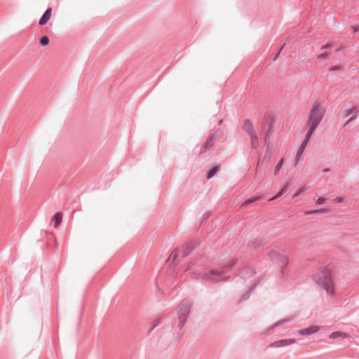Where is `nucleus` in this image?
Instances as JSON below:
<instances>
[{"mask_svg":"<svg viewBox=\"0 0 359 359\" xmlns=\"http://www.w3.org/2000/svg\"><path fill=\"white\" fill-rule=\"evenodd\" d=\"M312 280L327 294L332 297L334 295V281L331 271L327 266H320L318 271L312 275Z\"/></svg>","mask_w":359,"mask_h":359,"instance_id":"nucleus-1","label":"nucleus"},{"mask_svg":"<svg viewBox=\"0 0 359 359\" xmlns=\"http://www.w3.org/2000/svg\"><path fill=\"white\" fill-rule=\"evenodd\" d=\"M192 304L187 299H184L177 306V314L178 318L177 328L181 330L186 324L191 312Z\"/></svg>","mask_w":359,"mask_h":359,"instance_id":"nucleus-2","label":"nucleus"},{"mask_svg":"<svg viewBox=\"0 0 359 359\" xmlns=\"http://www.w3.org/2000/svg\"><path fill=\"white\" fill-rule=\"evenodd\" d=\"M269 257L273 264H278L280 266V273L282 278H287L288 273L286 271V267L289 263L288 258L285 255L275 250L269 252Z\"/></svg>","mask_w":359,"mask_h":359,"instance_id":"nucleus-3","label":"nucleus"},{"mask_svg":"<svg viewBox=\"0 0 359 359\" xmlns=\"http://www.w3.org/2000/svg\"><path fill=\"white\" fill-rule=\"evenodd\" d=\"M222 273L218 269H210L208 272L191 271V277L196 280H203L212 283H218L221 282Z\"/></svg>","mask_w":359,"mask_h":359,"instance_id":"nucleus-4","label":"nucleus"},{"mask_svg":"<svg viewBox=\"0 0 359 359\" xmlns=\"http://www.w3.org/2000/svg\"><path fill=\"white\" fill-rule=\"evenodd\" d=\"M325 115V111L323 106L319 102H315L310 110L309 118L306 125H313L316 127L319 126Z\"/></svg>","mask_w":359,"mask_h":359,"instance_id":"nucleus-5","label":"nucleus"},{"mask_svg":"<svg viewBox=\"0 0 359 359\" xmlns=\"http://www.w3.org/2000/svg\"><path fill=\"white\" fill-rule=\"evenodd\" d=\"M201 244V241L198 240L192 241L186 246H184L182 249L175 248L171 254L170 259L171 262H173L177 259V258L180 256L182 252V257L184 258L189 256L191 252L195 250L198 246Z\"/></svg>","mask_w":359,"mask_h":359,"instance_id":"nucleus-6","label":"nucleus"},{"mask_svg":"<svg viewBox=\"0 0 359 359\" xmlns=\"http://www.w3.org/2000/svg\"><path fill=\"white\" fill-rule=\"evenodd\" d=\"M238 259L234 258L231 260V262L229 264L224 265V266H222L219 267V269H218V271L222 273L221 276H220V278L222 279L221 282L229 281V276L224 277V276L226 273L231 271V269L233 267H234L238 264Z\"/></svg>","mask_w":359,"mask_h":359,"instance_id":"nucleus-7","label":"nucleus"},{"mask_svg":"<svg viewBox=\"0 0 359 359\" xmlns=\"http://www.w3.org/2000/svg\"><path fill=\"white\" fill-rule=\"evenodd\" d=\"M295 343V340L293 339H283L271 343L269 346L271 348H279L286 346H289Z\"/></svg>","mask_w":359,"mask_h":359,"instance_id":"nucleus-8","label":"nucleus"},{"mask_svg":"<svg viewBox=\"0 0 359 359\" xmlns=\"http://www.w3.org/2000/svg\"><path fill=\"white\" fill-rule=\"evenodd\" d=\"M256 275L255 270L250 266L245 267L238 274V276L243 279H248L254 277Z\"/></svg>","mask_w":359,"mask_h":359,"instance_id":"nucleus-9","label":"nucleus"},{"mask_svg":"<svg viewBox=\"0 0 359 359\" xmlns=\"http://www.w3.org/2000/svg\"><path fill=\"white\" fill-rule=\"evenodd\" d=\"M266 243V241L265 239L257 238L249 242L248 247L252 250H257L264 246Z\"/></svg>","mask_w":359,"mask_h":359,"instance_id":"nucleus-10","label":"nucleus"},{"mask_svg":"<svg viewBox=\"0 0 359 359\" xmlns=\"http://www.w3.org/2000/svg\"><path fill=\"white\" fill-rule=\"evenodd\" d=\"M358 112V110H355L353 109H346L343 111L342 116L344 118H346L349 116L351 114L352 115L344 123V126H347L349 123L353 121L355 118V115Z\"/></svg>","mask_w":359,"mask_h":359,"instance_id":"nucleus-11","label":"nucleus"},{"mask_svg":"<svg viewBox=\"0 0 359 359\" xmlns=\"http://www.w3.org/2000/svg\"><path fill=\"white\" fill-rule=\"evenodd\" d=\"M319 330H320V327H318L317 325H311L308 327L300 330L299 331V333L302 336H309L311 334L318 332Z\"/></svg>","mask_w":359,"mask_h":359,"instance_id":"nucleus-12","label":"nucleus"},{"mask_svg":"<svg viewBox=\"0 0 359 359\" xmlns=\"http://www.w3.org/2000/svg\"><path fill=\"white\" fill-rule=\"evenodd\" d=\"M52 14V8L48 7L45 12L43 13L42 16L39 20V25L42 26L47 24V22L49 21Z\"/></svg>","mask_w":359,"mask_h":359,"instance_id":"nucleus-13","label":"nucleus"},{"mask_svg":"<svg viewBox=\"0 0 359 359\" xmlns=\"http://www.w3.org/2000/svg\"><path fill=\"white\" fill-rule=\"evenodd\" d=\"M219 171V165L212 164L206 171V179L210 180Z\"/></svg>","mask_w":359,"mask_h":359,"instance_id":"nucleus-14","label":"nucleus"},{"mask_svg":"<svg viewBox=\"0 0 359 359\" xmlns=\"http://www.w3.org/2000/svg\"><path fill=\"white\" fill-rule=\"evenodd\" d=\"M243 130L248 134H252L255 132L251 120L247 118L244 121Z\"/></svg>","mask_w":359,"mask_h":359,"instance_id":"nucleus-15","label":"nucleus"},{"mask_svg":"<svg viewBox=\"0 0 359 359\" xmlns=\"http://www.w3.org/2000/svg\"><path fill=\"white\" fill-rule=\"evenodd\" d=\"M349 337H350L349 334L344 332H341V331H334L329 335V338L331 339H343L348 338Z\"/></svg>","mask_w":359,"mask_h":359,"instance_id":"nucleus-16","label":"nucleus"},{"mask_svg":"<svg viewBox=\"0 0 359 359\" xmlns=\"http://www.w3.org/2000/svg\"><path fill=\"white\" fill-rule=\"evenodd\" d=\"M260 281L257 280L254 283V284L248 290V291L243 295L242 300L245 301L248 299L252 293L254 292V290L256 289V287L259 285Z\"/></svg>","mask_w":359,"mask_h":359,"instance_id":"nucleus-17","label":"nucleus"},{"mask_svg":"<svg viewBox=\"0 0 359 359\" xmlns=\"http://www.w3.org/2000/svg\"><path fill=\"white\" fill-rule=\"evenodd\" d=\"M214 142V136L208 137L201 147V151H205L206 150L210 149L213 147Z\"/></svg>","mask_w":359,"mask_h":359,"instance_id":"nucleus-18","label":"nucleus"},{"mask_svg":"<svg viewBox=\"0 0 359 359\" xmlns=\"http://www.w3.org/2000/svg\"><path fill=\"white\" fill-rule=\"evenodd\" d=\"M62 221V214L60 212H55L53 217H52V222H54V227L57 228Z\"/></svg>","mask_w":359,"mask_h":359,"instance_id":"nucleus-19","label":"nucleus"},{"mask_svg":"<svg viewBox=\"0 0 359 359\" xmlns=\"http://www.w3.org/2000/svg\"><path fill=\"white\" fill-rule=\"evenodd\" d=\"M306 126L307 128V132L306 133L305 138L304 140L309 142L311 136L313 135V133L315 132L316 129L317 128V127L315 126H313V125H306Z\"/></svg>","mask_w":359,"mask_h":359,"instance_id":"nucleus-20","label":"nucleus"},{"mask_svg":"<svg viewBox=\"0 0 359 359\" xmlns=\"http://www.w3.org/2000/svg\"><path fill=\"white\" fill-rule=\"evenodd\" d=\"M264 198L262 196H251L247 198L243 203L242 207H245L250 203L262 200Z\"/></svg>","mask_w":359,"mask_h":359,"instance_id":"nucleus-21","label":"nucleus"},{"mask_svg":"<svg viewBox=\"0 0 359 359\" xmlns=\"http://www.w3.org/2000/svg\"><path fill=\"white\" fill-rule=\"evenodd\" d=\"M327 212V210L326 208H320L318 209H314L311 210H308L306 212V215H316V214H325Z\"/></svg>","mask_w":359,"mask_h":359,"instance_id":"nucleus-22","label":"nucleus"},{"mask_svg":"<svg viewBox=\"0 0 359 359\" xmlns=\"http://www.w3.org/2000/svg\"><path fill=\"white\" fill-rule=\"evenodd\" d=\"M273 123V120L271 119L270 121V125L269 126L266 131L265 132L264 137V142L265 144H267V147H269V139L268 137L269 133H273V130H271V124Z\"/></svg>","mask_w":359,"mask_h":359,"instance_id":"nucleus-23","label":"nucleus"},{"mask_svg":"<svg viewBox=\"0 0 359 359\" xmlns=\"http://www.w3.org/2000/svg\"><path fill=\"white\" fill-rule=\"evenodd\" d=\"M289 320L288 319H285V320H279L276 323H275L273 325H271L267 330V332L268 333H271L273 331V330L278 327V326H280L281 325H283L284 323H285L286 322H288Z\"/></svg>","mask_w":359,"mask_h":359,"instance_id":"nucleus-24","label":"nucleus"},{"mask_svg":"<svg viewBox=\"0 0 359 359\" xmlns=\"http://www.w3.org/2000/svg\"><path fill=\"white\" fill-rule=\"evenodd\" d=\"M250 137L252 148L255 149V144L258 142L259 137L256 133L248 135Z\"/></svg>","mask_w":359,"mask_h":359,"instance_id":"nucleus-25","label":"nucleus"},{"mask_svg":"<svg viewBox=\"0 0 359 359\" xmlns=\"http://www.w3.org/2000/svg\"><path fill=\"white\" fill-rule=\"evenodd\" d=\"M162 322V319L161 318H158V319H156L154 320L153 322V325L152 326L150 327V329L148 331V335H149L151 334V332L156 328L158 326H159L161 325Z\"/></svg>","mask_w":359,"mask_h":359,"instance_id":"nucleus-26","label":"nucleus"},{"mask_svg":"<svg viewBox=\"0 0 359 359\" xmlns=\"http://www.w3.org/2000/svg\"><path fill=\"white\" fill-rule=\"evenodd\" d=\"M50 42V39L48 36H43L39 39V43L41 46H47Z\"/></svg>","mask_w":359,"mask_h":359,"instance_id":"nucleus-27","label":"nucleus"},{"mask_svg":"<svg viewBox=\"0 0 359 359\" xmlns=\"http://www.w3.org/2000/svg\"><path fill=\"white\" fill-rule=\"evenodd\" d=\"M283 158H281L278 163L276 164V167H275V170H274V174L275 175H277L278 173V172L280 171L282 165H283Z\"/></svg>","mask_w":359,"mask_h":359,"instance_id":"nucleus-28","label":"nucleus"},{"mask_svg":"<svg viewBox=\"0 0 359 359\" xmlns=\"http://www.w3.org/2000/svg\"><path fill=\"white\" fill-rule=\"evenodd\" d=\"M308 143V142L303 140L297 151L303 154L306 147H307Z\"/></svg>","mask_w":359,"mask_h":359,"instance_id":"nucleus-29","label":"nucleus"},{"mask_svg":"<svg viewBox=\"0 0 359 359\" xmlns=\"http://www.w3.org/2000/svg\"><path fill=\"white\" fill-rule=\"evenodd\" d=\"M286 191V190L285 189H280L276 196H274L273 197L269 199V201H272V200H274L278 197H280V196H282L283 194H285V192Z\"/></svg>","mask_w":359,"mask_h":359,"instance_id":"nucleus-30","label":"nucleus"},{"mask_svg":"<svg viewBox=\"0 0 359 359\" xmlns=\"http://www.w3.org/2000/svg\"><path fill=\"white\" fill-rule=\"evenodd\" d=\"M325 198L323 197V196H319L316 201H315V203L317 204V205H323L325 203Z\"/></svg>","mask_w":359,"mask_h":359,"instance_id":"nucleus-31","label":"nucleus"},{"mask_svg":"<svg viewBox=\"0 0 359 359\" xmlns=\"http://www.w3.org/2000/svg\"><path fill=\"white\" fill-rule=\"evenodd\" d=\"M302 154H303L302 153L297 151L296 156H295V158H294V164L295 165L297 164V163L300 160Z\"/></svg>","mask_w":359,"mask_h":359,"instance_id":"nucleus-32","label":"nucleus"},{"mask_svg":"<svg viewBox=\"0 0 359 359\" xmlns=\"http://www.w3.org/2000/svg\"><path fill=\"white\" fill-rule=\"evenodd\" d=\"M329 54L326 52H323L318 56V60L325 59L328 57Z\"/></svg>","mask_w":359,"mask_h":359,"instance_id":"nucleus-33","label":"nucleus"},{"mask_svg":"<svg viewBox=\"0 0 359 359\" xmlns=\"http://www.w3.org/2000/svg\"><path fill=\"white\" fill-rule=\"evenodd\" d=\"M329 72L341 71V68L339 66H332L328 69Z\"/></svg>","mask_w":359,"mask_h":359,"instance_id":"nucleus-34","label":"nucleus"},{"mask_svg":"<svg viewBox=\"0 0 359 359\" xmlns=\"http://www.w3.org/2000/svg\"><path fill=\"white\" fill-rule=\"evenodd\" d=\"M351 29L353 33H356L359 31V26L352 25Z\"/></svg>","mask_w":359,"mask_h":359,"instance_id":"nucleus-35","label":"nucleus"},{"mask_svg":"<svg viewBox=\"0 0 359 359\" xmlns=\"http://www.w3.org/2000/svg\"><path fill=\"white\" fill-rule=\"evenodd\" d=\"M285 43H284L283 44V46L280 47V50H279L278 53L276 54V57H274L273 60H276L278 57V56L280 55V52L282 51V50L283 49V48L285 47Z\"/></svg>","mask_w":359,"mask_h":359,"instance_id":"nucleus-36","label":"nucleus"},{"mask_svg":"<svg viewBox=\"0 0 359 359\" xmlns=\"http://www.w3.org/2000/svg\"><path fill=\"white\" fill-rule=\"evenodd\" d=\"M332 48V46L329 43H326L323 46H322V49H330Z\"/></svg>","mask_w":359,"mask_h":359,"instance_id":"nucleus-37","label":"nucleus"},{"mask_svg":"<svg viewBox=\"0 0 359 359\" xmlns=\"http://www.w3.org/2000/svg\"><path fill=\"white\" fill-rule=\"evenodd\" d=\"M336 201H337V203H341L344 201V198L342 197H340V196H337L336 197Z\"/></svg>","mask_w":359,"mask_h":359,"instance_id":"nucleus-38","label":"nucleus"},{"mask_svg":"<svg viewBox=\"0 0 359 359\" xmlns=\"http://www.w3.org/2000/svg\"><path fill=\"white\" fill-rule=\"evenodd\" d=\"M303 191H298L294 194V196H298L299 194H301Z\"/></svg>","mask_w":359,"mask_h":359,"instance_id":"nucleus-39","label":"nucleus"},{"mask_svg":"<svg viewBox=\"0 0 359 359\" xmlns=\"http://www.w3.org/2000/svg\"><path fill=\"white\" fill-rule=\"evenodd\" d=\"M222 120H219V121H218V125H220V124L222 123Z\"/></svg>","mask_w":359,"mask_h":359,"instance_id":"nucleus-40","label":"nucleus"},{"mask_svg":"<svg viewBox=\"0 0 359 359\" xmlns=\"http://www.w3.org/2000/svg\"><path fill=\"white\" fill-rule=\"evenodd\" d=\"M327 170H328V169H327V168H325L323 171V172H327Z\"/></svg>","mask_w":359,"mask_h":359,"instance_id":"nucleus-41","label":"nucleus"}]
</instances>
